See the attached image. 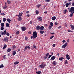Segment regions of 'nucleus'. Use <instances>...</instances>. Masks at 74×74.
Returning a JSON list of instances; mask_svg holds the SVG:
<instances>
[{
	"label": "nucleus",
	"instance_id": "1",
	"mask_svg": "<svg viewBox=\"0 0 74 74\" xmlns=\"http://www.w3.org/2000/svg\"><path fill=\"white\" fill-rule=\"evenodd\" d=\"M44 62H43L42 64H41V65H40L39 67H40L41 69H44L45 67V66H46V64H44Z\"/></svg>",
	"mask_w": 74,
	"mask_h": 74
},
{
	"label": "nucleus",
	"instance_id": "2",
	"mask_svg": "<svg viewBox=\"0 0 74 74\" xmlns=\"http://www.w3.org/2000/svg\"><path fill=\"white\" fill-rule=\"evenodd\" d=\"M33 36H34V39L35 38H36L37 37V33L36 31L33 32Z\"/></svg>",
	"mask_w": 74,
	"mask_h": 74
},
{
	"label": "nucleus",
	"instance_id": "3",
	"mask_svg": "<svg viewBox=\"0 0 74 74\" xmlns=\"http://www.w3.org/2000/svg\"><path fill=\"white\" fill-rule=\"evenodd\" d=\"M68 44H67V43L65 42L64 45L62 46V48H66V47H67V45Z\"/></svg>",
	"mask_w": 74,
	"mask_h": 74
},
{
	"label": "nucleus",
	"instance_id": "4",
	"mask_svg": "<svg viewBox=\"0 0 74 74\" xmlns=\"http://www.w3.org/2000/svg\"><path fill=\"white\" fill-rule=\"evenodd\" d=\"M7 33V31L6 30H5L4 32H1V34L2 35V36H3V35H5V34H6Z\"/></svg>",
	"mask_w": 74,
	"mask_h": 74
},
{
	"label": "nucleus",
	"instance_id": "5",
	"mask_svg": "<svg viewBox=\"0 0 74 74\" xmlns=\"http://www.w3.org/2000/svg\"><path fill=\"white\" fill-rule=\"evenodd\" d=\"M3 41H5V42H7L8 41V38L6 37L4 38L3 39Z\"/></svg>",
	"mask_w": 74,
	"mask_h": 74
},
{
	"label": "nucleus",
	"instance_id": "6",
	"mask_svg": "<svg viewBox=\"0 0 74 74\" xmlns=\"http://www.w3.org/2000/svg\"><path fill=\"white\" fill-rule=\"evenodd\" d=\"M21 28L22 31H25L26 30V27H22Z\"/></svg>",
	"mask_w": 74,
	"mask_h": 74
},
{
	"label": "nucleus",
	"instance_id": "7",
	"mask_svg": "<svg viewBox=\"0 0 74 74\" xmlns=\"http://www.w3.org/2000/svg\"><path fill=\"white\" fill-rule=\"evenodd\" d=\"M56 64H57V62L56 61H53L52 63L53 65L54 66H56Z\"/></svg>",
	"mask_w": 74,
	"mask_h": 74
},
{
	"label": "nucleus",
	"instance_id": "8",
	"mask_svg": "<svg viewBox=\"0 0 74 74\" xmlns=\"http://www.w3.org/2000/svg\"><path fill=\"white\" fill-rule=\"evenodd\" d=\"M22 14H23V13L22 12L19 13V15H18V17H21L22 16Z\"/></svg>",
	"mask_w": 74,
	"mask_h": 74
},
{
	"label": "nucleus",
	"instance_id": "9",
	"mask_svg": "<svg viewBox=\"0 0 74 74\" xmlns=\"http://www.w3.org/2000/svg\"><path fill=\"white\" fill-rule=\"evenodd\" d=\"M56 58V57L55 56H53L51 58V60H54Z\"/></svg>",
	"mask_w": 74,
	"mask_h": 74
},
{
	"label": "nucleus",
	"instance_id": "10",
	"mask_svg": "<svg viewBox=\"0 0 74 74\" xmlns=\"http://www.w3.org/2000/svg\"><path fill=\"white\" fill-rule=\"evenodd\" d=\"M56 19V17L55 16H53L51 18V19L53 21H54Z\"/></svg>",
	"mask_w": 74,
	"mask_h": 74
},
{
	"label": "nucleus",
	"instance_id": "11",
	"mask_svg": "<svg viewBox=\"0 0 74 74\" xmlns=\"http://www.w3.org/2000/svg\"><path fill=\"white\" fill-rule=\"evenodd\" d=\"M70 26L72 30H74V25H73L71 24Z\"/></svg>",
	"mask_w": 74,
	"mask_h": 74
},
{
	"label": "nucleus",
	"instance_id": "12",
	"mask_svg": "<svg viewBox=\"0 0 74 74\" xmlns=\"http://www.w3.org/2000/svg\"><path fill=\"white\" fill-rule=\"evenodd\" d=\"M36 29L37 30H39L40 29V27L38 25L37 26V27H36Z\"/></svg>",
	"mask_w": 74,
	"mask_h": 74
},
{
	"label": "nucleus",
	"instance_id": "13",
	"mask_svg": "<svg viewBox=\"0 0 74 74\" xmlns=\"http://www.w3.org/2000/svg\"><path fill=\"white\" fill-rule=\"evenodd\" d=\"M38 19L39 21H42V18L41 17H38Z\"/></svg>",
	"mask_w": 74,
	"mask_h": 74
},
{
	"label": "nucleus",
	"instance_id": "14",
	"mask_svg": "<svg viewBox=\"0 0 74 74\" xmlns=\"http://www.w3.org/2000/svg\"><path fill=\"white\" fill-rule=\"evenodd\" d=\"M44 27L43 26H41L40 28V30H42L43 29H44Z\"/></svg>",
	"mask_w": 74,
	"mask_h": 74
},
{
	"label": "nucleus",
	"instance_id": "15",
	"mask_svg": "<svg viewBox=\"0 0 74 74\" xmlns=\"http://www.w3.org/2000/svg\"><path fill=\"white\" fill-rule=\"evenodd\" d=\"M12 54L13 56H14L16 54V51H13L12 52Z\"/></svg>",
	"mask_w": 74,
	"mask_h": 74
},
{
	"label": "nucleus",
	"instance_id": "16",
	"mask_svg": "<svg viewBox=\"0 0 74 74\" xmlns=\"http://www.w3.org/2000/svg\"><path fill=\"white\" fill-rule=\"evenodd\" d=\"M74 13V12H72L71 14H70V17H73V14Z\"/></svg>",
	"mask_w": 74,
	"mask_h": 74
},
{
	"label": "nucleus",
	"instance_id": "17",
	"mask_svg": "<svg viewBox=\"0 0 74 74\" xmlns=\"http://www.w3.org/2000/svg\"><path fill=\"white\" fill-rule=\"evenodd\" d=\"M7 22H8L9 23H10V22H11V20L9 18H8L7 19Z\"/></svg>",
	"mask_w": 74,
	"mask_h": 74
},
{
	"label": "nucleus",
	"instance_id": "18",
	"mask_svg": "<svg viewBox=\"0 0 74 74\" xmlns=\"http://www.w3.org/2000/svg\"><path fill=\"white\" fill-rule=\"evenodd\" d=\"M19 63V62L18 61H16V62H14V64H18Z\"/></svg>",
	"mask_w": 74,
	"mask_h": 74
},
{
	"label": "nucleus",
	"instance_id": "19",
	"mask_svg": "<svg viewBox=\"0 0 74 74\" xmlns=\"http://www.w3.org/2000/svg\"><path fill=\"white\" fill-rule=\"evenodd\" d=\"M40 34H43L44 33V31L40 30Z\"/></svg>",
	"mask_w": 74,
	"mask_h": 74
},
{
	"label": "nucleus",
	"instance_id": "20",
	"mask_svg": "<svg viewBox=\"0 0 74 74\" xmlns=\"http://www.w3.org/2000/svg\"><path fill=\"white\" fill-rule=\"evenodd\" d=\"M11 51V49H10V48L8 49L7 50V51L8 52H10V51Z\"/></svg>",
	"mask_w": 74,
	"mask_h": 74
},
{
	"label": "nucleus",
	"instance_id": "21",
	"mask_svg": "<svg viewBox=\"0 0 74 74\" xmlns=\"http://www.w3.org/2000/svg\"><path fill=\"white\" fill-rule=\"evenodd\" d=\"M3 67H4V65L3 64H2L0 66V69H2V68H3Z\"/></svg>",
	"mask_w": 74,
	"mask_h": 74
},
{
	"label": "nucleus",
	"instance_id": "22",
	"mask_svg": "<svg viewBox=\"0 0 74 74\" xmlns=\"http://www.w3.org/2000/svg\"><path fill=\"white\" fill-rule=\"evenodd\" d=\"M36 15H38L39 14V12L38 10H36Z\"/></svg>",
	"mask_w": 74,
	"mask_h": 74
},
{
	"label": "nucleus",
	"instance_id": "23",
	"mask_svg": "<svg viewBox=\"0 0 74 74\" xmlns=\"http://www.w3.org/2000/svg\"><path fill=\"white\" fill-rule=\"evenodd\" d=\"M63 59H64L63 57H61L59 58V60H63Z\"/></svg>",
	"mask_w": 74,
	"mask_h": 74
},
{
	"label": "nucleus",
	"instance_id": "24",
	"mask_svg": "<svg viewBox=\"0 0 74 74\" xmlns=\"http://www.w3.org/2000/svg\"><path fill=\"white\" fill-rule=\"evenodd\" d=\"M4 23H3L1 24V27H4Z\"/></svg>",
	"mask_w": 74,
	"mask_h": 74
},
{
	"label": "nucleus",
	"instance_id": "25",
	"mask_svg": "<svg viewBox=\"0 0 74 74\" xmlns=\"http://www.w3.org/2000/svg\"><path fill=\"white\" fill-rule=\"evenodd\" d=\"M7 21V19H6L5 18H3V21L4 22H5V21Z\"/></svg>",
	"mask_w": 74,
	"mask_h": 74
},
{
	"label": "nucleus",
	"instance_id": "26",
	"mask_svg": "<svg viewBox=\"0 0 74 74\" xmlns=\"http://www.w3.org/2000/svg\"><path fill=\"white\" fill-rule=\"evenodd\" d=\"M6 26L7 27H9V24L8 23H6Z\"/></svg>",
	"mask_w": 74,
	"mask_h": 74
},
{
	"label": "nucleus",
	"instance_id": "27",
	"mask_svg": "<svg viewBox=\"0 0 74 74\" xmlns=\"http://www.w3.org/2000/svg\"><path fill=\"white\" fill-rule=\"evenodd\" d=\"M7 2L8 4H11V1H7Z\"/></svg>",
	"mask_w": 74,
	"mask_h": 74
},
{
	"label": "nucleus",
	"instance_id": "28",
	"mask_svg": "<svg viewBox=\"0 0 74 74\" xmlns=\"http://www.w3.org/2000/svg\"><path fill=\"white\" fill-rule=\"evenodd\" d=\"M4 29V27H1V30H3Z\"/></svg>",
	"mask_w": 74,
	"mask_h": 74
},
{
	"label": "nucleus",
	"instance_id": "29",
	"mask_svg": "<svg viewBox=\"0 0 74 74\" xmlns=\"http://www.w3.org/2000/svg\"><path fill=\"white\" fill-rule=\"evenodd\" d=\"M36 74H41V71L36 72Z\"/></svg>",
	"mask_w": 74,
	"mask_h": 74
},
{
	"label": "nucleus",
	"instance_id": "30",
	"mask_svg": "<svg viewBox=\"0 0 74 74\" xmlns=\"http://www.w3.org/2000/svg\"><path fill=\"white\" fill-rule=\"evenodd\" d=\"M40 6H41V4H39L37 5L36 7H37L38 8H39Z\"/></svg>",
	"mask_w": 74,
	"mask_h": 74
},
{
	"label": "nucleus",
	"instance_id": "31",
	"mask_svg": "<svg viewBox=\"0 0 74 74\" xmlns=\"http://www.w3.org/2000/svg\"><path fill=\"white\" fill-rule=\"evenodd\" d=\"M27 48V46H25V48L24 50V51H26Z\"/></svg>",
	"mask_w": 74,
	"mask_h": 74
},
{
	"label": "nucleus",
	"instance_id": "32",
	"mask_svg": "<svg viewBox=\"0 0 74 74\" xmlns=\"http://www.w3.org/2000/svg\"><path fill=\"white\" fill-rule=\"evenodd\" d=\"M69 3H66L65 4V5H66V7H68L69 5Z\"/></svg>",
	"mask_w": 74,
	"mask_h": 74
},
{
	"label": "nucleus",
	"instance_id": "33",
	"mask_svg": "<svg viewBox=\"0 0 74 74\" xmlns=\"http://www.w3.org/2000/svg\"><path fill=\"white\" fill-rule=\"evenodd\" d=\"M68 63V61H67V60H65V62H64V64H66Z\"/></svg>",
	"mask_w": 74,
	"mask_h": 74
},
{
	"label": "nucleus",
	"instance_id": "34",
	"mask_svg": "<svg viewBox=\"0 0 74 74\" xmlns=\"http://www.w3.org/2000/svg\"><path fill=\"white\" fill-rule=\"evenodd\" d=\"M5 48H7V46L5 45H4L3 48V49H4Z\"/></svg>",
	"mask_w": 74,
	"mask_h": 74
},
{
	"label": "nucleus",
	"instance_id": "35",
	"mask_svg": "<svg viewBox=\"0 0 74 74\" xmlns=\"http://www.w3.org/2000/svg\"><path fill=\"white\" fill-rule=\"evenodd\" d=\"M49 55V53H47L46 54V56L47 57H48Z\"/></svg>",
	"mask_w": 74,
	"mask_h": 74
},
{
	"label": "nucleus",
	"instance_id": "36",
	"mask_svg": "<svg viewBox=\"0 0 74 74\" xmlns=\"http://www.w3.org/2000/svg\"><path fill=\"white\" fill-rule=\"evenodd\" d=\"M18 17L19 18L18 20L19 21H21V20H22V18H21V17Z\"/></svg>",
	"mask_w": 74,
	"mask_h": 74
},
{
	"label": "nucleus",
	"instance_id": "37",
	"mask_svg": "<svg viewBox=\"0 0 74 74\" xmlns=\"http://www.w3.org/2000/svg\"><path fill=\"white\" fill-rule=\"evenodd\" d=\"M50 25H51V26H53V23H52V22H51L50 23Z\"/></svg>",
	"mask_w": 74,
	"mask_h": 74
},
{
	"label": "nucleus",
	"instance_id": "38",
	"mask_svg": "<svg viewBox=\"0 0 74 74\" xmlns=\"http://www.w3.org/2000/svg\"><path fill=\"white\" fill-rule=\"evenodd\" d=\"M68 32H71L72 33L73 32V31H71L70 30H68Z\"/></svg>",
	"mask_w": 74,
	"mask_h": 74
},
{
	"label": "nucleus",
	"instance_id": "39",
	"mask_svg": "<svg viewBox=\"0 0 74 74\" xmlns=\"http://www.w3.org/2000/svg\"><path fill=\"white\" fill-rule=\"evenodd\" d=\"M54 37V36H52L50 37V39H52Z\"/></svg>",
	"mask_w": 74,
	"mask_h": 74
},
{
	"label": "nucleus",
	"instance_id": "40",
	"mask_svg": "<svg viewBox=\"0 0 74 74\" xmlns=\"http://www.w3.org/2000/svg\"><path fill=\"white\" fill-rule=\"evenodd\" d=\"M27 47L28 49H30V47L29 46H26Z\"/></svg>",
	"mask_w": 74,
	"mask_h": 74
},
{
	"label": "nucleus",
	"instance_id": "41",
	"mask_svg": "<svg viewBox=\"0 0 74 74\" xmlns=\"http://www.w3.org/2000/svg\"><path fill=\"white\" fill-rule=\"evenodd\" d=\"M25 40H27L28 38H27V37L25 36Z\"/></svg>",
	"mask_w": 74,
	"mask_h": 74
},
{
	"label": "nucleus",
	"instance_id": "42",
	"mask_svg": "<svg viewBox=\"0 0 74 74\" xmlns=\"http://www.w3.org/2000/svg\"><path fill=\"white\" fill-rule=\"evenodd\" d=\"M19 33V31H17L16 32V34H18Z\"/></svg>",
	"mask_w": 74,
	"mask_h": 74
},
{
	"label": "nucleus",
	"instance_id": "43",
	"mask_svg": "<svg viewBox=\"0 0 74 74\" xmlns=\"http://www.w3.org/2000/svg\"><path fill=\"white\" fill-rule=\"evenodd\" d=\"M7 36H10V33L8 32H7L6 34Z\"/></svg>",
	"mask_w": 74,
	"mask_h": 74
},
{
	"label": "nucleus",
	"instance_id": "44",
	"mask_svg": "<svg viewBox=\"0 0 74 74\" xmlns=\"http://www.w3.org/2000/svg\"><path fill=\"white\" fill-rule=\"evenodd\" d=\"M69 55L68 54H66V58H67L69 57Z\"/></svg>",
	"mask_w": 74,
	"mask_h": 74
},
{
	"label": "nucleus",
	"instance_id": "45",
	"mask_svg": "<svg viewBox=\"0 0 74 74\" xmlns=\"http://www.w3.org/2000/svg\"><path fill=\"white\" fill-rule=\"evenodd\" d=\"M7 7V5H5L4 7H3V9H5V8H6Z\"/></svg>",
	"mask_w": 74,
	"mask_h": 74
},
{
	"label": "nucleus",
	"instance_id": "46",
	"mask_svg": "<svg viewBox=\"0 0 74 74\" xmlns=\"http://www.w3.org/2000/svg\"><path fill=\"white\" fill-rule=\"evenodd\" d=\"M71 2H69L68 3V4H69V5H71Z\"/></svg>",
	"mask_w": 74,
	"mask_h": 74
},
{
	"label": "nucleus",
	"instance_id": "47",
	"mask_svg": "<svg viewBox=\"0 0 74 74\" xmlns=\"http://www.w3.org/2000/svg\"><path fill=\"white\" fill-rule=\"evenodd\" d=\"M47 57H46V56L44 57V59H47Z\"/></svg>",
	"mask_w": 74,
	"mask_h": 74
},
{
	"label": "nucleus",
	"instance_id": "48",
	"mask_svg": "<svg viewBox=\"0 0 74 74\" xmlns=\"http://www.w3.org/2000/svg\"><path fill=\"white\" fill-rule=\"evenodd\" d=\"M50 1H51V0H45V1H46V2H49Z\"/></svg>",
	"mask_w": 74,
	"mask_h": 74
},
{
	"label": "nucleus",
	"instance_id": "49",
	"mask_svg": "<svg viewBox=\"0 0 74 74\" xmlns=\"http://www.w3.org/2000/svg\"><path fill=\"white\" fill-rule=\"evenodd\" d=\"M52 55H49V57L48 58V59H50V58H51V56H52Z\"/></svg>",
	"mask_w": 74,
	"mask_h": 74
},
{
	"label": "nucleus",
	"instance_id": "50",
	"mask_svg": "<svg viewBox=\"0 0 74 74\" xmlns=\"http://www.w3.org/2000/svg\"><path fill=\"white\" fill-rule=\"evenodd\" d=\"M1 15H3V16L5 15V14H4V13H1Z\"/></svg>",
	"mask_w": 74,
	"mask_h": 74
},
{
	"label": "nucleus",
	"instance_id": "51",
	"mask_svg": "<svg viewBox=\"0 0 74 74\" xmlns=\"http://www.w3.org/2000/svg\"><path fill=\"white\" fill-rule=\"evenodd\" d=\"M33 47H34V48H35V49H37V47H36V46L33 45Z\"/></svg>",
	"mask_w": 74,
	"mask_h": 74
},
{
	"label": "nucleus",
	"instance_id": "52",
	"mask_svg": "<svg viewBox=\"0 0 74 74\" xmlns=\"http://www.w3.org/2000/svg\"><path fill=\"white\" fill-rule=\"evenodd\" d=\"M52 26H51V25H50L49 27V29H51V28H52Z\"/></svg>",
	"mask_w": 74,
	"mask_h": 74
},
{
	"label": "nucleus",
	"instance_id": "53",
	"mask_svg": "<svg viewBox=\"0 0 74 74\" xmlns=\"http://www.w3.org/2000/svg\"><path fill=\"white\" fill-rule=\"evenodd\" d=\"M31 39H32V38H33L34 39V36H33V35L31 37Z\"/></svg>",
	"mask_w": 74,
	"mask_h": 74
},
{
	"label": "nucleus",
	"instance_id": "54",
	"mask_svg": "<svg viewBox=\"0 0 74 74\" xmlns=\"http://www.w3.org/2000/svg\"><path fill=\"white\" fill-rule=\"evenodd\" d=\"M13 47V48H16V46H15V45H13L12 47Z\"/></svg>",
	"mask_w": 74,
	"mask_h": 74
},
{
	"label": "nucleus",
	"instance_id": "55",
	"mask_svg": "<svg viewBox=\"0 0 74 74\" xmlns=\"http://www.w3.org/2000/svg\"><path fill=\"white\" fill-rule=\"evenodd\" d=\"M55 46H56V44H54L53 45V47H55Z\"/></svg>",
	"mask_w": 74,
	"mask_h": 74
},
{
	"label": "nucleus",
	"instance_id": "56",
	"mask_svg": "<svg viewBox=\"0 0 74 74\" xmlns=\"http://www.w3.org/2000/svg\"><path fill=\"white\" fill-rule=\"evenodd\" d=\"M5 56H6V55H3V58L4 59H5Z\"/></svg>",
	"mask_w": 74,
	"mask_h": 74
},
{
	"label": "nucleus",
	"instance_id": "57",
	"mask_svg": "<svg viewBox=\"0 0 74 74\" xmlns=\"http://www.w3.org/2000/svg\"><path fill=\"white\" fill-rule=\"evenodd\" d=\"M67 59H68V60H69L70 59V57H67V58H66Z\"/></svg>",
	"mask_w": 74,
	"mask_h": 74
},
{
	"label": "nucleus",
	"instance_id": "58",
	"mask_svg": "<svg viewBox=\"0 0 74 74\" xmlns=\"http://www.w3.org/2000/svg\"><path fill=\"white\" fill-rule=\"evenodd\" d=\"M31 33H32V32L31 31H29L28 32V34H31Z\"/></svg>",
	"mask_w": 74,
	"mask_h": 74
},
{
	"label": "nucleus",
	"instance_id": "59",
	"mask_svg": "<svg viewBox=\"0 0 74 74\" xmlns=\"http://www.w3.org/2000/svg\"><path fill=\"white\" fill-rule=\"evenodd\" d=\"M60 28H61V26H59L58 27V29H60Z\"/></svg>",
	"mask_w": 74,
	"mask_h": 74
},
{
	"label": "nucleus",
	"instance_id": "60",
	"mask_svg": "<svg viewBox=\"0 0 74 74\" xmlns=\"http://www.w3.org/2000/svg\"><path fill=\"white\" fill-rule=\"evenodd\" d=\"M67 26V25L65 24V27H66Z\"/></svg>",
	"mask_w": 74,
	"mask_h": 74
},
{
	"label": "nucleus",
	"instance_id": "61",
	"mask_svg": "<svg viewBox=\"0 0 74 74\" xmlns=\"http://www.w3.org/2000/svg\"><path fill=\"white\" fill-rule=\"evenodd\" d=\"M70 40V39H68L67 40V42H69V40Z\"/></svg>",
	"mask_w": 74,
	"mask_h": 74
},
{
	"label": "nucleus",
	"instance_id": "62",
	"mask_svg": "<svg viewBox=\"0 0 74 74\" xmlns=\"http://www.w3.org/2000/svg\"><path fill=\"white\" fill-rule=\"evenodd\" d=\"M64 12H67V10H66V9H65V10H64Z\"/></svg>",
	"mask_w": 74,
	"mask_h": 74
},
{
	"label": "nucleus",
	"instance_id": "63",
	"mask_svg": "<svg viewBox=\"0 0 74 74\" xmlns=\"http://www.w3.org/2000/svg\"><path fill=\"white\" fill-rule=\"evenodd\" d=\"M51 33V34H55V33H54V32L51 33Z\"/></svg>",
	"mask_w": 74,
	"mask_h": 74
},
{
	"label": "nucleus",
	"instance_id": "64",
	"mask_svg": "<svg viewBox=\"0 0 74 74\" xmlns=\"http://www.w3.org/2000/svg\"><path fill=\"white\" fill-rule=\"evenodd\" d=\"M26 16H27L28 17H29L30 16V15L29 14H27Z\"/></svg>",
	"mask_w": 74,
	"mask_h": 74
}]
</instances>
